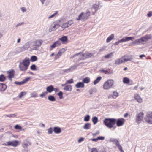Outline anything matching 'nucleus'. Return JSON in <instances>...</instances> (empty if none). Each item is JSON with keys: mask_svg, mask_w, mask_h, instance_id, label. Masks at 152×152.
Instances as JSON below:
<instances>
[{"mask_svg": "<svg viewBox=\"0 0 152 152\" xmlns=\"http://www.w3.org/2000/svg\"><path fill=\"white\" fill-rule=\"evenodd\" d=\"M30 64V60L28 58L26 57L20 62L19 68L20 71L25 72L28 68Z\"/></svg>", "mask_w": 152, "mask_h": 152, "instance_id": "f257e3e1", "label": "nucleus"}, {"mask_svg": "<svg viewBox=\"0 0 152 152\" xmlns=\"http://www.w3.org/2000/svg\"><path fill=\"white\" fill-rule=\"evenodd\" d=\"M116 119L114 118H106L103 121L104 124L108 128H111L116 124Z\"/></svg>", "mask_w": 152, "mask_h": 152, "instance_id": "f03ea898", "label": "nucleus"}, {"mask_svg": "<svg viewBox=\"0 0 152 152\" xmlns=\"http://www.w3.org/2000/svg\"><path fill=\"white\" fill-rule=\"evenodd\" d=\"M91 12L89 10H87L85 13L81 12L78 16V18L77 19L78 20H81L85 21L90 16Z\"/></svg>", "mask_w": 152, "mask_h": 152, "instance_id": "7ed1b4c3", "label": "nucleus"}, {"mask_svg": "<svg viewBox=\"0 0 152 152\" xmlns=\"http://www.w3.org/2000/svg\"><path fill=\"white\" fill-rule=\"evenodd\" d=\"M114 84V81L113 80H109L104 83L103 88L104 90H108L112 87Z\"/></svg>", "mask_w": 152, "mask_h": 152, "instance_id": "20e7f679", "label": "nucleus"}, {"mask_svg": "<svg viewBox=\"0 0 152 152\" xmlns=\"http://www.w3.org/2000/svg\"><path fill=\"white\" fill-rule=\"evenodd\" d=\"M144 119L146 122L149 124H152V112L151 111L147 112Z\"/></svg>", "mask_w": 152, "mask_h": 152, "instance_id": "39448f33", "label": "nucleus"}, {"mask_svg": "<svg viewBox=\"0 0 152 152\" xmlns=\"http://www.w3.org/2000/svg\"><path fill=\"white\" fill-rule=\"evenodd\" d=\"M134 38L133 37H123L121 39L116 42L115 43V45H117L119 43L129 40H132L133 39H134Z\"/></svg>", "mask_w": 152, "mask_h": 152, "instance_id": "423d86ee", "label": "nucleus"}, {"mask_svg": "<svg viewBox=\"0 0 152 152\" xmlns=\"http://www.w3.org/2000/svg\"><path fill=\"white\" fill-rule=\"evenodd\" d=\"M19 143L18 141L15 140L7 142V144H5V145L16 147L19 145Z\"/></svg>", "mask_w": 152, "mask_h": 152, "instance_id": "0eeeda50", "label": "nucleus"}, {"mask_svg": "<svg viewBox=\"0 0 152 152\" xmlns=\"http://www.w3.org/2000/svg\"><path fill=\"white\" fill-rule=\"evenodd\" d=\"M143 117V113L142 112L140 113L137 115L136 118V121L138 123H140L142 120Z\"/></svg>", "mask_w": 152, "mask_h": 152, "instance_id": "6e6552de", "label": "nucleus"}, {"mask_svg": "<svg viewBox=\"0 0 152 152\" xmlns=\"http://www.w3.org/2000/svg\"><path fill=\"white\" fill-rule=\"evenodd\" d=\"M15 72V71L13 69L7 72V73L8 74V77L10 81H12V78L14 77Z\"/></svg>", "mask_w": 152, "mask_h": 152, "instance_id": "1a4fd4ad", "label": "nucleus"}, {"mask_svg": "<svg viewBox=\"0 0 152 152\" xmlns=\"http://www.w3.org/2000/svg\"><path fill=\"white\" fill-rule=\"evenodd\" d=\"M124 120L123 118L116 119V123L118 127L123 126L124 123Z\"/></svg>", "mask_w": 152, "mask_h": 152, "instance_id": "9d476101", "label": "nucleus"}, {"mask_svg": "<svg viewBox=\"0 0 152 152\" xmlns=\"http://www.w3.org/2000/svg\"><path fill=\"white\" fill-rule=\"evenodd\" d=\"M30 78H31L30 77H27L25 78V79H23L22 81L20 82L18 81H15V83L18 85H21L27 83L29 80Z\"/></svg>", "mask_w": 152, "mask_h": 152, "instance_id": "9b49d317", "label": "nucleus"}, {"mask_svg": "<svg viewBox=\"0 0 152 152\" xmlns=\"http://www.w3.org/2000/svg\"><path fill=\"white\" fill-rule=\"evenodd\" d=\"M122 57L124 63L128 61H130L132 59V55H124Z\"/></svg>", "mask_w": 152, "mask_h": 152, "instance_id": "f8f14e48", "label": "nucleus"}, {"mask_svg": "<svg viewBox=\"0 0 152 152\" xmlns=\"http://www.w3.org/2000/svg\"><path fill=\"white\" fill-rule=\"evenodd\" d=\"M61 44V42L59 40L56 41L54 42V43L51 45H50V47L51 49H52L56 47H58Z\"/></svg>", "mask_w": 152, "mask_h": 152, "instance_id": "ddd939ff", "label": "nucleus"}, {"mask_svg": "<svg viewBox=\"0 0 152 152\" xmlns=\"http://www.w3.org/2000/svg\"><path fill=\"white\" fill-rule=\"evenodd\" d=\"M152 38V35L151 34H149L146 35L145 36L141 38L143 42L147 41L148 40Z\"/></svg>", "mask_w": 152, "mask_h": 152, "instance_id": "4468645a", "label": "nucleus"}, {"mask_svg": "<svg viewBox=\"0 0 152 152\" xmlns=\"http://www.w3.org/2000/svg\"><path fill=\"white\" fill-rule=\"evenodd\" d=\"M99 5L96 4H94L92 5V8L94 9V11H92V15H93L99 10Z\"/></svg>", "mask_w": 152, "mask_h": 152, "instance_id": "2eb2a0df", "label": "nucleus"}, {"mask_svg": "<svg viewBox=\"0 0 152 152\" xmlns=\"http://www.w3.org/2000/svg\"><path fill=\"white\" fill-rule=\"evenodd\" d=\"M58 27V25L57 24H53L51 25L49 28V31L51 32L55 31Z\"/></svg>", "mask_w": 152, "mask_h": 152, "instance_id": "dca6fc26", "label": "nucleus"}, {"mask_svg": "<svg viewBox=\"0 0 152 152\" xmlns=\"http://www.w3.org/2000/svg\"><path fill=\"white\" fill-rule=\"evenodd\" d=\"M142 42H143L141 38L135 40L132 42V44L134 46H135L139 44L140 43H142Z\"/></svg>", "mask_w": 152, "mask_h": 152, "instance_id": "f3484780", "label": "nucleus"}, {"mask_svg": "<svg viewBox=\"0 0 152 152\" xmlns=\"http://www.w3.org/2000/svg\"><path fill=\"white\" fill-rule=\"evenodd\" d=\"M135 99L139 103H141L142 102V99L137 94H135L134 95Z\"/></svg>", "mask_w": 152, "mask_h": 152, "instance_id": "a211bd4d", "label": "nucleus"}, {"mask_svg": "<svg viewBox=\"0 0 152 152\" xmlns=\"http://www.w3.org/2000/svg\"><path fill=\"white\" fill-rule=\"evenodd\" d=\"M123 63H124V62L122 56L120 58L117 59L115 62V64L117 65H119Z\"/></svg>", "mask_w": 152, "mask_h": 152, "instance_id": "6ab92c4d", "label": "nucleus"}, {"mask_svg": "<svg viewBox=\"0 0 152 152\" xmlns=\"http://www.w3.org/2000/svg\"><path fill=\"white\" fill-rule=\"evenodd\" d=\"M53 131L56 134H59L61 132V130L59 127H55L53 128Z\"/></svg>", "mask_w": 152, "mask_h": 152, "instance_id": "aec40b11", "label": "nucleus"}, {"mask_svg": "<svg viewBox=\"0 0 152 152\" xmlns=\"http://www.w3.org/2000/svg\"><path fill=\"white\" fill-rule=\"evenodd\" d=\"M75 86L77 88H83L84 86V84L83 83L79 82H78L75 85Z\"/></svg>", "mask_w": 152, "mask_h": 152, "instance_id": "412c9836", "label": "nucleus"}, {"mask_svg": "<svg viewBox=\"0 0 152 152\" xmlns=\"http://www.w3.org/2000/svg\"><path fill=\"white\" fill-rule=\"evenodd\" d=\"M59 39L60 41L62 42L64 44L65 43V42L67 40V38L66 36H64Z\"/></svg>", "mask_w": 152, "mask_h": 152, "instance_id": "4be33fe9", "label": "nucleus"}, {"mask_svg": "<svg viewBox=\"0 0 152 152\" xmlns=\"http://www.w3.org/2000/svg\"><path fill=\"white\" fill-rule=\"evenodd\" d=\"M72 86L71 85H67L64 86V89L66 91H72Z\"/></svg>", "mask_w": 152, "mask_h": 152, "instance_id": "5701e85b", "label": "nucleus"}, {"mask_svg": "<svg viewBox=\"0 0 152 152\" xmlns=\"http://www.w3.org/2000/svg\"><path fill=\"white\" fill-rule=\"evenodd\" d=\"M54 90V88L53 86L52 85L48 86L46 88L47 91L49 93L52 92Z\"/></svg>", "mask_w": 152, "mask_h": 152, "instance_id": "b1692460", "label": "nucleus"}, {"mask_svg": "<svg viewBox=\"0 0 152 152\" xmlns=\"http://www.w3.org/2000/svg\"><path fill=\"white\" fill-rule=\"evenodd\" d=\"M91 124L89 123H86L83 126V128L85 130H88L90 128Z\"/></svg>", "mask_w": 152, "mask_h": 152, "instance_id": "393cba45", "label": "nucleus"}, {"mask_svg": "<svg viewBox=\"0 0 152 152\" xmlns=\"http://www.w3.org/2000/svg\"><path fill=\"white\" fill-rule=\"evenodd\" d=\"M7 88V86L4 84L0 83V90L2 91H4Z\"/></svg>", "mask_w": 152, "mask_h": 152, "instance_id": "a878e982", "label": "nucleus"}, {"mask_svg": "<svg viewBox=\"0 0 152 152\" xmlns=\"http://www.w3.org/2000/svg\"><path fill=\"white\" fill-rule=\"evenodd\" d=\"M114 52H112L105 56L104 57L105 58H112L113 56Z\"/></svg>", "mask_w": 152, "mask_h": 152, "instance_id": "bb28decb", "label": "nucleus"}, {"mask_svg": "<svg viewBox=\"0 0 152 152\" xmlns=\"http://www.w3.org/2000/svg\"><path fill=\"white\" fill-rule=\"evenodd\" d=\"M102 77L101 76H99L94 81L93 83L94 85H96L102 79Z\"/></svg>", "mask_w": 152, "mask_h": 152, "instance_id": "cd10ccee", "label": "nucleus"}, {"mask_svg": "<svg viewBox=\"0 0 152 152\" xmlns=\"http://www.w3.org/2000/svg\"><path fill=\"white\" fill-rule=\"evenodd\" d=\"M114 37V34H111L106 39V42H110L113 38Z\"/></svg>", "mask_w": 152, "mask_h": 152, "instance_id": "c85d7f7f", "label": "nucleus"}, {"mask_svg": "<svg viewBox=\"0 0 152 152\" xmlns=\"http://www.w3.org/2000/svg\"><path fill=\"white\" fill-rule=\"evenodd\" d=\"M92 121L94 124H96L98 121V119L97 117H94L92 118Z\"/></svg>", "mask_w": 152, "mask_h": 152, "instance_id": "c756f323", "label": "nucleus"}, {"mask_svg": "<svg viewBox=\"0 0 152 152\" xmlns=\"http://www.w3.org/2000/svg\"><path fill=\"white\" fill-rule=\"evenodd\" d=\"M123 81L124 83L125 84H128L130 82L129 79L126 77H125L123 78Z\"/></svg>", "mask_w": 152, "mask_h": 152, "instance_id": "7c9ffc66", "label": "nucleus"}, {"mask_svg": "<svg viewBox=\"0 0 152 152\" xmlns=\"http://www.w3.org/2000/svg\"><path fill=\"white\" fill-rule=\"evenodd\" d=\"M48 99L51 101H54L56 100L55 97L54 96L51 95H49L48 96Z\"/></svg>", "mask_w": 152, "mask_h": 152, "instance_id": "2f4dec72", "label": "nucleus"}, {"mask_svg": "<svg viewBox=\"0 0 152 152\" xmlns=\"http://www.w3.org/2000/svg\"><path fill=\"white\" fill-rule=\"evenodd\" d=\"M32 45L33 46H34L33 48L34 50H37L38 48V45L37 44V42H34L32 43Z\"/></svg>", "mask_w": 152, "mask_h": 152, "instance_id": "473e14b6", "label": "nucleus"}, {"mask_svg": "<svg viewBox=\"0 0 152 152\" xmlns=\"http://www.w3.org/2000/svg\"><path fill=\"white\" fill-rule=\"evenodd\" d=\"M87 58L85 53L82 54L80 55L79 59L80 60H84Z\"/></svg>", "mask_w": 152, "mask_h": 152, "instance_id": "72a5a7b5", "label": "nucleus"}, {"mask_svg": "<svg viewBox=\"0 0 152 152\" xmlns=\"http://www.w3.org/2000/svg\"><path fill=\"white\" fill-rule=\"evenodd\" d=\"M37 60V58L36 56H33L31 57L30 61L31 62H34Z\"/></svg>", "mask_w": 152, "mask_h": 152, "instance_id": "f704fd0d", "label": "nucleus"}, {"mask_svg": "<svg viewBox=\"0 0 152 152\" xmlns=\"http://www.w3.org/2000/svg\"><path fill=\"white\" fill-rule=\"evenodd\" d=\"M31 96L32 97H36L37 96V92L34 91L32 92L31 94Z\"/></svg>", "mask_w": 152, "mask_h": 152, "instance_id": "c9c22d12", "label": "nucleus"}, {"mask_svg": "<svg viewBox=\"0 0 152 152\" xmlns=\"http://www.w3.org/2000/svg\"><path fill=\"white\" fill-rule=\"evenodd\" d=\"M77 66L76 65H74L71 66L69 68L70 70V71L72 72L73 70L76 69L77 67Z\"/></svg>", "mask_w": 152, "mask_h": 152, "instance_id": "e433bc0d", "label": "nucleus"}, {"mask_svg": "<svg viewBox=\"0 0 152 152\" xmlns=\"http://www.w3.org/2000/svg\"><path fill=\"white\" fill-rule=\"evenodd\" d=\"M90 79L88 77H86L83 79V83H87L89 82Z\"/></svg>", "mask_w": 152, "mask_h": 152, "instance_id": "4c0bfd02", "label": "nucleus"}, {"mask_svg": "<svg viewBox=\"0 0 152 152\" xmlns=\"http://www.w3.org/2000/svg\"><path fill=\"white\" fill-rule=\"evenodd\" d=\"M110 140L111 142H115L116 145V143H119L118 141L116 139L111 138L110 139Z\"/></svg>", "mask_w": 152, "mask_h": 152, "instance_id": "58836bf2", "label": "nucleus"}, {"mask_svg": "<svg viewBox=\"0 0 152 152\" xmlns=\"http://www.w3.org/2000/svg\"><path fill=\"white\" fill-rule=\"evenodd\" d=\"M6 79L5 77L4 76V75L1 74L0 75V81L3 82Z\"/></svg>", "mask_w": 152, "mask_h": 152, "instance_id": "ea45409f", "label": "nucleus"}, {"mask_svg": "<svg viewBox=\"0 0 152 152\" xmlns=\"http://www.w3.org/2000/svg\"><path fill=\"white\" fill-rule=\"evenodd\" d=\"M116 146L121 152H124V151L122 149V147L120 145L119 143H116Z\"/></svg>", "mask_w": 152, "mask_h": 152, "instance_id": "a19ab883", "label": "nucleus"}, {"mask_svg": "<svg viewBox=\"0 0 152 152\" xmlns=\"http://www.w3.org/2000/svg\"><path fill=\"white\" fill-rule=\"evenodd\" d=\"M113 98L115 99L118 96V92L116 91H113Z\"/></svg>", "mask_w": 152, "mask_h": 152, "instance_id": "79ce46f5", "label": "nucleus"}, {"mask_svg": "<svg viewBox=\"0 0 152 152\" xmlns=\"http://www.w3.org/2000/svg\"><path fill=\"white\" fill-rule=\"evenodd\" d=\"M53 129L52 128L50 127L47 129L48 133L49 134H52Z\"/></svg>", "mask_w": 152, "mask_h": 152, "instance_id": "37998d69", "label": "nucleus"}, {"mask_svg": "<svg viewBox=\"0 0 152 152\" xmlns=\"http://www.w3.org/2000/svg\"><path fill=\"white\" fill-rule=\"evenodd\" d=\"M85 53L87 58L91 57L93 56V54L92 53H88V52H86Z\"/></svg>", "mask_w": 152, "mask_h": 152, "instance_id": "c03bdc74", "label": "nucleus"}, {"mask_svg": "<svg viewBox=\"0 0 152 152\" xmlns=\"http://www.w3.org/2000/svg\"><path fill=\"white\" fill-rule=\"evenodd\" d=\"M26 93L25 92H21L19 95V97L20 98H21L23 96L25 95Z\"/></svg>", "mask_w": 152, "mask_h": 152, "instance_id": "a18cd8bd", "label": "nucleus"}, {"mask_svg": "<svg viewBox=\"0 0 152 152\" xmlns=\"http://www.w3.org/2000/svg\"><path fill=\"white\" fill-rule=\"evenodd\" d=\"M61 55V54L58 52V53L55 55L54 60H56L58 59Z\"/></svg>", "mask_w": 152, "mask_h": 152, "instance_id": "49530a36", "label": "nucleus"}, {"mask_svg": "<svg viewBox=\"0 0 152 152\" xmlns=\"http://www.w3.org/2000/svg\"><path fill=\"white\" fill-rule=\"evenodd\" d=\"M5 116L7 117H8L10 118H14L16 116V115L15 114H8V115H6Z\"/></svg>", "mask_w": 152, "mask_h": 152, "instance_id": "de8ad7c7", "label": "nucleus"}, {"mask_svg": "<svg viewBox=\"0 0 152 152\" xmlns=\"http://www.w3.org/2000/svg\"><path fill=\"white\" fill-rule=\"evenodd\" d=\"M90 118V116L88 115L84 117V121H88L89 120Z\"/></svg>", "mask_w": 152, "mask_h": 152, "instance_id": "09e8293b", "label": "nucleus"}, {"mask_svg": "<svg viewBox=\"0 0 152 152\" xmlns=\"http://www.w3.org/2000/svg\"><path fill=\"white\" fill-rule=\"evenodd\" d=\"M58 13V12L56 11V12L52 15H51L50 16L48 17V19H50L52 18H53L54 16H55L56 15H57Z\"/></svg>", "mask_w": 152, "mask_h": 152, "instance_id": "8fccbe9b", "label": "nucleus"}, {"mask_svg": "<svg viewBox=\"0 0 152 152\" xmlns=\"http://www.w3.org/2000/svg\"><path fill=\"white\" fill-rule=\"evenodd\" d=\"M23 144L26 147H27L29 145H30L31 144V143L29 142H24L23 143Z\"/></svg>", "mask_w": 152, "mask_h": 152, "instance_id": "3c124183", "label": "nucleus"}, {"mask_svg": "<svg viewBox=\"0 0 152 152\" xmlns=\"http://www.w3.org/2000/svg\"><path fill=\"white\" fill-rule=\"evenodd\" d=\"M73 83V80L72 79L66 81V84H71Z\"/></svg>", "mask_w": 152, "mask_h": 152, "instance_id": "603ef678", "label": "nucleus"}, {"mask_svg": "<svg viewBox=\"0 0 152 152\" xmlns=\"http://www.w3.org/2000/svg\"><path fill=\"white\" fill-rule=\"evenodd\" d=\"M61 72L63 73H68L71 71H70V70L69 68L65 69L62 70H61Z\"/></svg>", "mask_w": 152, "mask_h": 152, "instance_id": "864d4df0", "label": "nucleus"}, {"mask_svg": "<svg viewBox=\"0 0 152 152\" xmlns=\"http://www.w3.org/2000/svg\"><path fill=\"white\" fill-rule=\"evenodd\" d=\"M23 48H24L26 49H27L29 47V45L28 43H26L25 44L24 46H23Z\"/></svg>", "mask_w": 152, "mask_h": 152, "instance_id": "5fc2aeb1", "label": "nucleus"}, {"mask_svg": "<svg viewBox=\"0 0 152 152\" xmlns=\"http://www.w3.org/2000/svg\"><path fill=\"white\" fill-rule=\"evenodd\" d=\"M30 69L31 70H36L35 65L34 64L32 65V66H31L30 67Z\"/></svg>", "mask_w": 152, "mask_h": 152, "instance_id": "6e6d98bb", "label": "nucleus"}, {"mask_svg": "<svg viewBox=\"0 0 152 152\" xmlns=\"http://www.w3.org/2000/svg\"><path fill=\"white\" fill-rule=\"evenodd\" d=\"M57 94L59 96V98L60 99H61L63 98V93L62 92L60 91Z\"/></svg>", "mask_w": 152, "mask_h": 152, "instance_id": "4d7b16f0", "label": "nucleus"}, {"mask_svg": "<svg viewBox=\"0 0 152 152\" xmlns=\"http://www.w3.org/2000/svg\"><path fill=\"white\" fill-rule=\"evenodd\" d=\"M101 72L105 73V74H109V73L108 72V71L107 70H100Z\"/></svg>", "mask_w": 152, "mask_h": 152, "instance_id": "13d9d810", "label": "nucleus"}, {"mask_svg": "<svg viewBox=\"0 0 152 152\" xmlns=\"http://www.w3.org/2000/svg\"><path fill=\"white\" fill-rule=\"evenodd\" d=\"M66 23L67 24L68 27H69L73 23V21L72 20H70Z\"/></svg>", "mask_w": 152, "mask_h": 152, "instance_id": "bf43d9fd", "label": "nucleus"}, {"mask_svg": "<svg viewBox=\"0 0 152 152\" xmlns=\"http://www.w3.org/2000/svg\"><path fill=\"white\" fill-rule=\"evenodd\" d=\"M63 28H66L68 27L67 24L66 23H63L61 26Z\"/></svg>", "mask_w": 152, "mask_h": 152, "instance_id": "052dcab7", "label": "nucleus"}, {"mask_svg": "<svg viewBox=\"0 0 152 152\" xmlns=\"http://www.w3.org/2000/svg\"><path fill=\"white\" fill-rule=\"evenodd\" d=\"M65 50L64 48H63L61 50H60L59 51H58L61 54L64 52H65Z\"/></svg>", "mask_w": 152, "mask_h": 152, "instance_id": "680f3d73", "label": "nucleus"}, {"mask_svg": "<svg viewBox=\"0 0 152 152\" xmlns=\"http://www.w3.org/2000/svg\"><path fill=\"white\" fill-rule=\"evenodd\" d=\"M47 94H48V93L47 92H44L43 93L41 94L40 95V96L42 97H43L44 96L46 95Z\"/></svg>", "mask_w": 152, "mask_h": 152, "instance_id": "e2e57ef3", "label": "nucleus"}, {"mask_svg": "<svg viewBox=\"0 0 152 152\" xmlns=\"http://www.w3.org/2000/svg\"><path fill=\"white\" fill-rule=\"evenodd\" d=\"M15 129H21V127L20 126H19L18 125H16L15 126Z\"/></svg>", "mask_w": 152, "mask_h": 152, "instance_id": "0e129e2a", "label": "nucleus"}, {"mask_svg": "<svg viewBox=\"0 0 152 152\" xmlns=\"http://www.w3.org/2000/svg\"><path fill=\"white\" fill-rule=\"evenodd\" d=\"M20 10L23 12H24L26 11V8L24 7H22L20 8Z\"/></svg>", "mask_w": 152, "mask_h": 152, "instance_id": "69168bd1", "label": "nucleus"}, {"mask_svg": "<svg viewBox=\"0 0 152 152\" xmlns=\"http://www.w3.org/2000/svg\"><path fill=\"white\" fill-rule=\"evenodd\" d=\"M98 140H104V137L103 136H99L97 137Z\"/></svg>", "mask_w": 152, "mask_h": 152, "instance_id": "338daca9", "label": "nucleus"}, {"mask_svg": "<svg viewBox=\"0 0 152 152\" xmlns=\"http://www.w3.org/2000/svg\"><path fill=\"white\" fill-rule=\"evenodd\" d=\"M91 152H98V151L96 148H93L91 149Z\"/></svg>", "mask_w": 152, "mask_h": 152, "instance_id": "774afa93", "label": "nucleus"}]
</instances>
